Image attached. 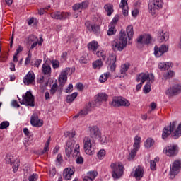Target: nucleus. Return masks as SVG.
Here are the masks:
<instances>
[{"mask_svg":"<svg viewBox=\"0 0 181 181\" xmlns=\"http://www.w3.org/2000/svg\"><path fill=\"white\" fill-rule=\"evenodd\" d=\"M79 62L85 64L86 63H87V58H86V57L83 56L81 57Z\"/></svg>","mask_w":181,"mask_h":181,"instance_id":"052dcab7","label":"nucleus"},{"mask_svg":"<svg viewBox=\"0 0 181 181\" xmlns=\"http://www.w3.org/2000/svg\"><path fill=\"white\" fill-rule=\"evenodd\" d=\"M102 59H98L96 61H95L93 63V69H101V67H103V61H101Z\"/></svg>","mask_w":181,"mask_h":181,"instance_id":"c9c22d12","label":"nucleus"},{"mask_svg":"<svg viewBox=\"0 0 181 181\" xmlns=\"http://www.w3.org/2000/svg\"><path fill=\"white\" fill-rule=\"evenodd\" d=\"M134 149H136V151L139 150V148H141V137L136 136L134 139Z\"/></svg>","mask_w":181,"mask_h":181,"instance_id":"c756f323","label":"nucleus"},{"mask_svg":"<svg viewBox=\"0 0 181 181\" xmlns=\"http://www.w3.org/2000/svg\"><path fill=\"white\" fill-rule=\"evenodd\" d=\"M83 148L87 155H93V144H91V139L90 137H85L83 139Z\"/></svg>","mask_w":181,"mask_h":181,"instance_id":"f3484780","label":"nucleus"},{"mask_svg":"<svg viewBox=\"0 0 181 181\" xmlns=\"http://www.w3.org/2000/svg\"><path fill=\"white\" fill-rule=\"evenodd\" d=\"M149 79V74H144L142 75L141 74V83H144L146 82V80H148Z\"/></svg>","mask_w":181,"mask_h":181,"instance_id":"49530a36","label":"nucleus"},{"mask_svg":"<svg viewBox=\"0 0 181 181\" xmlns=\"http://www.w3.org/2000/svg\"><path fill=\"white\" fill-rule=\"evenodd\" d=\"M30 124L33 127H42L43 125V121L39 119V116L37 114H33L31 116Z\"/></svg>","mask_w":181,"mask_h":181,"instance_id":"5701e85b","label":"nucleus"},{"mask_svg":"<svg viewBox=\"0 0 181 181\" xmlns=\"http://www.w3.org/2000/svg\"><path fill=\"white\" fill-rule=\"evenodd\" d=\"M88 49L89 50H92L93 52H95L97 49H98V42L97 41H92L88 44Z\"/></svg>","mask_w":181,"mask_h":181,"instance_id":"7c9ffc66","label":"nucleus"},{"mask_svg":"<svg viewBox=\"0 0 181 181\" xmlns=\"http://www.w3.org/2000/svg\"><path fill=\"white\" fill-rule=\"evenodd\" d=\"M105 156V150L102 149L98 151V158L99 159H101V158H104Z\"/></svg>","mask_w":181,"mask_h":181,"instance_id":"de8ad7c7","label":"nucleus"},{"mask_svg":"<svg viewBox=\"0 0 181 181\" xmlns=\"http://www.w3.org/2000/svg\"><path fill=\"white\" fill-rule=\"evenodd\" d=\"M57 86H58L57 83H54L51 87V89L49 91L52 95H54V94H56V91H57Z\"/></svg>","mask_w":181,"mask_h":181,"instance_id":"79ce46f5","label":"nucleus"},{"mask_svg":"<svg viewBox=\"0 0 181 181\" xmlns=\"http://www.w3.org/2000/svg\"><path fill=\"white\" fill-rule=\"evenodd\" d=\"M126 32L121 30L119 33V38L115 39L112 42V49L114 52H122L127 47V44L132 43V37L134 36V27L129 25L127 28Z\"/></svg>","mask_w":181,"mask_h":181,"instance_id":"f257e3e1","label":"nucleus"},{"mask_svg":"<svg viewBox=\"0 0 181 181\" xmlns=\"http://www.w3.org/2000/svg\"><path fill=\"white\" fill-rule=\"evenodd\" d=\"M163 6V1L162 0H153L149 2L148 11L149 13L153 16L159 9H162Z\"/></svg>","mask_w":181,"mask_h":181,"instance_id":"423d86ee","label":"nucleus"},{"mask_svg":"<svg viewBox=\"0 0 181 181\" xmlns=\"http://www.w3.org/2000/svg\"><path fill=\"white\" fill-rule=\"evenodd\" d=\"M96 55L98 57H102L100 58L101 60H105V55H104V52L98 51L96 52Z\"/></svg>","mask_w":181,"mask_h":181,"instance_id":"603ef678","label":"nucleus"},{"mask_svg":"<svg viewBox=\"0 0 181 181\" xmlns=\"http://www.w3.org/2000/svg\"><path fill=\"white\" fill-rule=\"evenodd\" d=\"M115 25H110L109 30H107L108 36H112V35H115Z\"/></svg>","mask_w":181,"mask_h":181,"instance_id":"58836bf2","label":"nucleus"},{"mask_svg":"<svg viewBox=\"0 0 181 181\" xmlns=\"http://www.w3.org/2000/svg\"><path fill=\"white\" fill-rule=\"evenodd\" d=\"M169 49V47L162 45L160 47H158V46H156L154 47V54L156 57H160V56H163L164 53H166Z\"/></svg>","mask_w":181,"mask_h":181,"instance_id":"a211bd4d","label":"nucleus"},{"mask_svg":"<svg viewBox=\"0 0 181 181\" xmlns=\"http://www.w3.org/2000/svg\"><path fill=\"white\" fill-rule=\"evenodd\" d=\"M173 76H175V72L173 71H169L164 75V77L165 78H170L173 77Z\"/></svg>","mask_w":181,"mask_h":181,"instance_id":"a18cd8bd","label":"nucleus"},{"mask_svg":"<svg viewBox=\"0 0 181 181\" xmlns=\"http://www.w3.org/2000/svg\"><path fill=\"white\" fill-rule=\"evenodd\" d=\"M98 175V173H97V171H90L87 173L86 177L93 180L95 177H97Z\"/></svg>","mask_w":181,"mask_h":181,"instance_id":"ea45409f","label":"nucleus"},{"mask_svg":"<svg viewBox=\"0 0 181 181\" xmlns=\"http://www.w3.org/2000/svg\"><path fill=\"white\" fill-rule=\"evenodd\" d=\"M155 144V140L152 138H148L146 139V141L144 143V146L146 148V149H149V148L153 146V144Z\"/></svg>","mask_w":181,"mask_h":181,"instance_id":"473e14b6","label":"nucleus"},{"mask_svg":"<svg viewBox=\"0 0 181 181\" xmlns=\"http://www.w3.org/2000/svg\"><path fill=\"white\" fill-rule=\"evenodd\" d=\"M158 40L159 43H163V42L169 40V33H163V30L159 31L158 33Z\"/></svg>","mask_w":181,"mask_h":181,"instance_id":"b1692460","label":"nucleus"},{"mask_svg":"<svg viewBox=\"0 0 181 181\" xmlns=\"http://www.w3.org/2000/svg\"><path fill=\"white\" fill-rule=\"evenodd\" d=\"M85 25L89 32H93V33H98L100 32V25L95 23H90V21L85 23Z\"/></svg>","mask_w":181,"mask_h":181,"instance_id":"4be33fe9","label":"nucleus"},{"mask_svg":"<svg viewBox=\"0 0 181 181\" xmlns=\"http://www.w3.org/2000/svg\"><path fill=\"white\" fill-rule=\"evenodd\" d=\"M177 124V122L174 121L171 122L169 126L164 127L163 134H162L163 139H166V138H168L169 135H172L174 139H177L179 136H181V123L179 124L176 129ZM175 129L176 130L175 131Z\"/></svg>","mask_w":181,"mask_h":181,"instance_id":"7ed1b4c3","label":"nucleus"},{"mask_svg":"<svg viewBox=\"0 0 181 181\" xmlns=\"http://www.w3.org/2000/svg\"><path fill=\"white\" fill-rule=\"evenodd\" d=\"M110 105L117 108L118 107H129L131 103L128 100L122 97H115L112 99V101L110 102Z\"/></svg>","mask_w":181,"mask_h":181,"instance_id":"0eeeda50","label":"nucleus"},{"mask_svg":"<svg viewBox=\"0 0 181 181\" xmlns=\"http://www.w3.org/2000/svg\"><path fill=\"white\" fill-rule=\"evenodd\" d=\"M129 63L124 64V65L122 66V68L120 69V73L121 74H125L129 69Z\"/></svg>","mask_w":181,"mask_h":181,"instance_id":"e433bc0d","label":"nucleus"},{"mask_svg":"<svg viewBox=\"0 0 181 181\" xmlns=\"http://www.w3.org/2000/svg\"><path fill=\"white\" fill-rule=\"evenodd\" d=\"M20 103L21 105H25L26 107H35V96L30 90L23 95V100L20 101Z\"/></svg>","mask_w":181,"mask_h":181,"instance_id":"39448f33","label":"nucleus"},{"mask_svg":"<svg viewBox=\"0 0 181 181\" xmlns=\"http://www.w3.org/2000/svg\"><path fill=\"white\" fill-rule=\"evenodd\" d=\"M163 152L167 155V156L173 158L179 153V148L177 145L168 146L164 148Z\"/></svg>","mask_w":181,"mask_h":181,"instance_id":"1a4fd4ad","label":"nucleus"},{"mask_svg":"<svg viewBox=\"0 0 181 181\" xmlns=\"http://www.w3.org/2000/svg\"><path fill=\"white\" fill-rule=\"evenodd\" d=\"M76 88H77V90H78V91H82L83 88H84V87L83 86V83H77Z\"/></svg>","mask_w":181,"mask_h":181,"instance_id":"13d9d810","label":"nucleus"},{"mask_svg":"<svg viewBox=\"0 0 181 181\" xmlns=\"http://www.w3.org/2000/svg\"><path fill=\"white\" fill-rule=\"evenodd\" d=\"M49 175L52 176V177H54L56 175V168H53L52 170L49 171Z\"/></svg>","mask_w":181,"mask_h":181,"instance_id":"bf43d9fd","label":"nucleus"},{"mask_svg":"<svg viewBox=\"0 0 181 181\" xmlns=\"http://www.w3.org/2000/svg\"><path fill=\"white\" fill-rule=\"evenodd\" d=\"M35 78H36L35 73H33L32 71H30L24 77L23 83L25 84V86H29V84H32V83L35 81Z\"/></svg>","mask_w":181,"mask_h":181,"instance_id":"6ab92c4d","label":"nucleus"},{"mask_svg":"<svg viewBox=\"0 0 181 181\" xmlns=\"http://www.w3.org/2000/svg\"><path fill=\"white\" fill-rule=\"evenodd\" d=\"M150 168L151 170H156V161L151 160L150 161Z\"/></svg>","mask_w":181,"mask_h":181,"instance_id":"09e8293b","label":"nucleus"},{"mask_svg":"<svg viewBox=\"0 0 181 181\" xmlns=\"http://www.w3.org/2000/svg\"><path fill=\"white\" fill-rule=\"evenodd\" d=\"M12 105H13V107H16L17 108H19V107H21V105H19L18 104V101H16V100L12 101Z\"/></svg>","mask_w":181,"mask_h":181,"instance_id":"338daca9","label":"nucleus"},{"mask_svg":"<svg viewBox=\"0 0 181 181\" xmlns=\"http://www.w3.org/2000/svg\"><path fill=\"white\" fill-rule=\"evenodd\" d=\"M6 59H8V55L6 54L5 55H1L0 62H6Z\"/></svg>","mask_w":181,"mask_h":181,"instance_id":"680f3d73","label":"nucleus"},{"mask_svg":"<svg viewBox=\"0 0 181 181\" xmlns=\"http://www.w3.org/2000/svg\"><path fill=\"white\" fill-rule=\"evenodd\" d=\"M6 163L12 166L14 173H16V172H18L19 169V163H16L15 158H13V156L12 155L7 154L6 156Z\"/></svg>","mask_w":181,"mask_h":181,"instance_id":"f8f14e48","label":"nucleus"},{"mask_svg":"<svg viewBox=\"0 0 181 181\" xmlns=\"http://www.w3.org/2000/svg\"><path fill=\"white\" fill-rule=\"evenodd\" d=\"M137 42L141 45H149L152 42V37H151V35H141L137 39Z\"/></svg>","mask_w":181,"mask_h":181,"instance_id":"aec40b11","label":"nucleus"},{"mask_svg":"<svg viewBox=\"0 0 181 181\" xmlns=\"http://www.w3.org/2000/svg\"><path fill=\"white\" fill-rule=\"evenodd\" d=\"M139 13V11H138V9H135L134 11H132V16H138V14Z\"/></svg>","mask_w":181,"mask_h":181,"instance_id":"69168bd1","label":"nucleus"},{"mask_svg":"<svg viewBox=\"0 0 181 181\" xmlns=\"http://www.w3.org/2000/svg\"><path fill=\"white\" fill-rule=\"evenodd\" d=\"M37 179V175L36 174H33L32 175H30L28 178L29 181H36Z\"/></svg>","mask_w":181,"mask_h":181,"instance_id":"4d7b16f0","label":"nucleus"},{"mask_svg":"<svg viewBox=\"0 0 181 181\" xmlns=\"http://www.w3.org/2000/svg\"><path fill=\"white\" fill-rule=\"evenodd\" d=\"M42 71L45 76L50 75L52 74V68L47 64H43Z\"/></svg>","mask_w":181,"mask_h":181,"instance_id":"c85d7f7f","label":"nucleus"},{"mask_svg":"<svg viewBox=\"0 0 181 181\" xmlns=\"http://www.w3.org/2000/svg\"><path fill=\"white\" fill-rule=\"evenodd\" d=\"M104 9L107 12V16H111L112 12H114V6L111 4H107L104 6Z\"/></svg>","mask_w":181,"mask_h":181,"instance_id":"cd10ccee","label":"nucleus"},{"mask_svg":"<svg viewBox=\"0 0 181 181\" xmlns=\"http://www.w3.org/2000/svg\"><path fill=\"white\" fill-rule=\"evenodd\" d=\"M76 146V141L73 139H71L66 142L65 147V153L66 158H70L73 151H74V146Z\"/></svg>","mask_w":181,"mask_h":181,"instance_id":"2eb2a0df","label":"nucleus"},{"mask_svg":"<svg viewBox=\"0 0 181 181\" xmlns=\"http://www.w3.org/2000/svg\"><path fill=\"white\" fill-rule=\"evenodd\" d=\"M144 91L145 94H148V93L151 92V82H147V83L144 86Z\"/></svg>","mask_w":181,"mask_h":181,"instance_id":"a19ab883","label":"nucleus"},{"mask_svg":"<svg viewBox=\"0 0 181 181\" xmlns=\"http://www.w3.org/2000/svg\"><path fill=\"white\" fill-rule=\"evenodd\" d=\"M158 69L161 70L162 71L167 70L166 69V63L165 62H161L158 64Z\"/></svg>","mask_w":181,"mask_h":181,"instance_id":"8fccbe9b","label":"nucleus"},{"mask_svg":"<svg viewBox=\"0 0 181 181\" xmlns=\"http://www.w3.org/2000/svg\"><path fill=\"white\" fill-rule=\"evenodd\" d=\"M52 67L53 69H59V67H60V62H59L57 60L53 61Z\"/></svg>","mask_w":181,"mask_h":181,"instance_id":"864d4df0","label":"nucleus"},{"mask_svg":"<svg viewBox=\"0 0 181 181\" xmlns=\"http://www.w3.org/2000/svg\"><path fill=\"white\" fill-rule=\"evenodd\" d=\"M113 179H119L124 175V165L112 163L110 165Z\"/></svg>","mask_w":181,"mask_h":181,"instance_id":"20e7f679","label":"nucleus"},{"mask_svg":"<svg viewBox=\"0 0 181 181\" xmlns=\"http://www.w3.org/2000/svg\"><path fill=\"white\" fill-rule=\"evenodd\" d=\"M73 175H74V170L70 168H67L64 170L63 176L65 180H70Z\"/></svg>","mask_w":181,"mask_h":181,"instance_id":"a878e982","label":"nucleus"},{"mask_svg":"<svg viewBox=\"0 0 181 181\" xmlns=\"http://www.w3.org/2000/svg\"><path fill=\"white\" fill-rule=\"evenodd\" d=\"M108 100V95L105 93H98L95 96V100L92 103H89L88 105L85 107L83 110H81L79 114L81 117H86L95 107H100L104 101Z\"/></svg>","mask_w":181,"mask_h":181,"instance_id":"f03ea898","label":"nucleus"},{"mask_svg":"<svg viewBox=\"0 0 181 181\" xmlns=\"http://www.w3.org/2000/svg\"><path fill=\"white\" fill-rule=\"evenodd\" d=\"M180 170H181V160H175L170 170V179H173L174 177H176V175H179V172H180Z\"/></svg>","mask_w":181,"mask_h":181,"instance_id":"6e6552de","label":"nucleus"},{"mask_svg":"<svg viewBox=\"0 0 181 181\" xmlns=\"http://www.w3.org/2000/svg\"><path fill=\"white\" fill-rule=\"evenodd\" d=\"M108 77H110V72L102 74L99 78L100 83H105L108 80Z\"/></svg>","mask_w":181,"mask_h":181,"instance_id":"72a5a7b5","label":"nucleus"},{"mask_svg":"<svg viewBox=\"0 0 181 181\" xmlns=\"http://www.w3.org/2000/svg\"><path fill=\"white\" fill-rule=\"evenodd\" d=\"M117 55L112 54L107 59V62L106 64H107V67L110 71H115V69H117Z\"/></svg>","mask_w":181,"mask_h":181,"instance_id":"ddd939ff","label":"nucleus"},{"mask_svg":"<svg viewBox=\"0 0 181 181\" xmlns=\"http://www.w3.org/2000/svg\"><path fill=\"white\" fill-rule=\"evenodd\" d=\"M89 129V136L92 139H98L101 137V132L98 126L93 125L88 127Z\"/></svg>","mask_w":181,"mask_h":181,"instance_id":"9b49d317","label":"nucleus"},{"mask_svg":"<svg viewBox=\"0 0 181 181\" xmlns=\"http://www.w3.org/2000/svg\"><path fill=\"white\" fill-rule=\"evenodd\" d=\"M118 21H119V16L118 15L115 16L112 22L110 23V26H115V25H117Z\"/></svg>","mask_w":181,"mask_h":181,"instance_id":"37998d69","label":"nucleus"},{"mask_svg":"<svg viewBox=\"0 0 181 181\" xmlns=\"http://www.w3.org/2000/svg\"><path fill=\"white\" fill-rule=\"evenodd\" d=\"M50 16L51 18H52V19L64 20V19H67V18H70V16H71V13L57 11V12L52 13L50 14Z\"/></svg>","mask_w":181,"mask_h":181,"instance_id":"dca6fc26","label":"nucleus"},{"mask_svg":"<svg viewBox=\"0 0 181 181\" xmlns=\"http://www.w3.org/2000/svg\"><path fill=\"white\" fill-rule=\"evenodd\" d=\"M73 156H75V158L80 156V151L74 150Z\"/></svg>","mask_w":181,"mask_h":181,"instance_id":"0e129e2a","label":"nucleus"},{"mask_svg":"<svg viewBox=\"0 0 181 181\" xmlns=\"http://www.w3.org/2000/svg\"><path fill=\"white\" fill-rule=\"evenodd\" d=\"M137 152H138V150H136V148H133L129 154L128 160H132V159H134V158L136 156Z\"/></svg>","mask_w":181,"mask_h":181,"instance_id":"4c0bfd02","label":"nucleus"},{"mask_svg":"<svg viewBox=\"0 0 181 181\" xmlns=\"http://www.w3.org/2000/svg\"><path fill=\"white\" fill-rule=\"evenodd\" d=\"M57 165H61L62 162H63V158L62 157V154H58L57 156Z\"/></svg>","mask_w":181,"mask_h":181,"instance_id":"6e6d98bb","label":"nucleus"},{"mask_svg":"<svg viewBox=\"0 0 181 181\" xmlns=\"http://www.w3.org/2000/svg\"><path fill=\"white\" fill-rule=\"evenodd\" d=\"M89 3L87 1H83L81 3L75 4L73 6V10L78 12H81L83 9H87L88 8Z\"/></svg>","mask_w":181,"mask_h":181,"instance_id":"412c9836","label":"nucleus"},{"mask_svg":"<svg viewBox=\"0 0 181 181\" xmlns=\"http://www.w3.org/2000/svg\"><path fill=\"white\" fill-rule=\"evenodd\" d=\"M133 176L136 179V180H141V179L144 177V168H142L141 165H139L135 170Z\"/></svg>","mask_w":181,"mask_h":181,"instance_id":"393cba45","label":"nucleus"},{"mask_svg":"<svg viewBox=\"0 0 181 181\" xmlns=\"http://www.w3.org/2000/svg\"><path fill=\"white\" fill-rule=\"evenodd\" d=\"M40 63H42V59H37L35 62H31V64L35 67H39V66H40Z\"/></svg>","mask_w":181,"mask_h":181,"instance_id":"5fc2aeb1","label":"nucleus"},{"mask_svg":"<svg viewBox=\"0 0 181 181\" xmlns=\"http://www.w3.org/2000/svg\"><path fill=\"white\" fill-rule=\"evenodd\" d=\"M69 71H70V68H66L64 71H62L59 77V86L61 88L64 87L67 81V76L69 75Z\"/></svg>","mask_w":181,"mask_h":181,"instance_id":"4468645a","label":"nucleus"},{"mask_svg":"<svg viewBox=\"0 0 181 181\" xmlns=\"http://www.w3.org/2000/svg\"><path fill=\"white\" fill-rule=\"evenodd\" d=\"M124 16H128V0H122L119 5Z\"/></svg>","mask_w":181,"mask_h":181,"instance_id":"bb28decb","label":"nucleus"},{"mask_svg":"<svg viewBox=\"0 0 181 181\" xmlns=\"http://www.w3.org/2000/svg\"><path fill=\"white\" fill-rule=\"evenodd\" d=\"M9 127V122L4 121L0 124V129H6Z\"/></svg>","mask_w":181,"mask_h":181,"instance_id":"c03bdc74","label":"nucleus"},{"mask_svg":"<svg viewBox=\"0 0 181 181\" xmlns=\"http://www.w3.org/2000/svg\"><path fill=\"white\" fill-rule=\"evenodd\" d=\"M50 139H51V137H49L44 148H45V149H48L49 151V145H50Z\"/></svg>","mask_w":181,"mask_h":181,"instance_id":"e2e57ef3","label":"nucleus"},{"mask_svg":"<svg viewBox=\"0 0 181 181\" xmlns=\"http://www.w3.org/2000/svg\"><path fill=\"white\" fill-rule=\"evenodd\" d=\"M76 162L78 165H83L84 163V158L79 156L77 157Z\"/></svg>","mask_w":181,"mask_h":181,"instance_id":"3c124183","label":"nucleus"},{"mask_svg":"<svg viewBox=\"0 0 181 181\" xmlns=\"http://www.w3.org/2000/svg\"><path fill=\"white\" fill-rule=\"evenodd\" d=\"M28 40H29V42H35V40H37L32 44V45L30 47V50L35 49V47H36V46H37V40H38L37 37H36L35 35H31L29 37Z\"/></svg>","mask_w":181,"mask_h":181,"instance_id":"2f4dec72","label":"nucleus"},{"mask_svg":"<svg viewBox=\"0 0 181 181\" xmlns=\"http://www.w3.org/2000/svg\"><path fill=\"white\" fill-rule=\"evenodd\" d=\"M78 93L77 92H74L71 95H68L66 97V103H73L74 101V99L77 98V95Z\"/></svg>","mask_w":181,"mask_h":181,"instance_id":"f704fd0d","label":"nucleus"},{"mask_svg":"<svg viewBox=\"0 0 181 181\" xmlns=\"http://www.w3.org/2000/svg\"><path fill=\"white\" fill-rule=\"evenodd\" d=\"M10 69L11 71H15V64L13 62L10 63Z\"/></svg>","mask_w":181,"mask_h":181,"instance_id":"774afa93","label":"nucleus"},{"mask_svg":"<svg viewBox=\"0 0 181 181\" xmlns=\"http://www.w3.org/2000/svg\"><path fill=\"white\" fill-rule=\"evenodd\" d=\"M181 93V84H175L172 87L169 88L166 91L165 94L168 97H175Z\"/></svg>","mask_w":181,"mask_h":181,"instance_id":"9d476101","label":"nucleus"}]
</instances>
